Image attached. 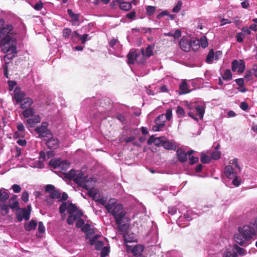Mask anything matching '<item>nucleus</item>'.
I'll return each mask as SVG.
<instances>
[{
  "label": "nucleus",
  "instance_id": "obj_1",
  "mask_svg": "<svg viewBox=\"0 0 257 257\" xmlns=\"http://www.w3.org/2000/svg\"><path fill=\"white\" fill-rule=\"evenodd\" d=\"M105 208L113 216L117 225L122 223L126 214L122 205L117 204L114 200H110L107 203Z\"/></svg>",
  "mask_w": 257,
  "mask_h": 257
},
{
  "label": "nucleus",
  "instance_id": "obj_26",
  "mask_svg": "<svg viewBox=\"0 0 257 257\" xmlns=\"http://www.w3.org/2000/svg\"><path fill=\"white\" fill-rule=\"evenodd\" d=\"M195 109L197 111V114L199 115L200 119H203V115L205 112V109L203 106L201 105H197L195 107Z\"/></svg>",
  "mask_w": 257,
  "mask_h": 257
},
{
  "label": "nucleus",
  "instance_id": "obj_53",
  "mask_svg": "<svg viewBox=\"0 0 257 257\" xmlns=\"http://www.w3.org/2000/svg\"><path fill=\"white\" fill-rule=\"evenodd\" d=\"M12 188L13 189L15 193H19L21 191V186L18 184H14L12 186Z\"/></svg>",
  "mask_w": 257,
  "mask_h": 257
},
{
  "label": "nucleus",
  "instance_id": "obj_40",
  "mask_svg": "<svg viewBox=\"0 0 257 257\" xmlns=\"http://www.w3.org/2000/svg\"><path fill=\"white\" fill-rule=\"evenodd\" d=\"M70 166V163L68 161H61V166H60V168L62 170H66L69 168Z\"/></svg>",
  "mask_w": 257,
  "mask_h": 257
},
{
  "label": "nucleus",
  "instance_id": "obj_51",
  "mask_svg": "<svg viewBox=\"0 0 257 257\" xmlns=\"http://www.w3.org/2000/svg\"><path fill=\"white\" fill-rule=\"evenodd\" d=\"M38 231L40 233H43L45 231V227L42 221H40L38 223Z\"/></svg>",
  "mask_w": 257,
  "mask_h": 257
},
{
  "label": "nucleus",
  "instance_id": "obj_35",
  "mask_svg": "<svg viewBox=\"0 0 257 257\" xmlns=\"http://www.w3.org/2000/svg\"><path fill=\"white\" fill-rule=\"evenodd\" d=\"M234 249L239 255H244L245 254V250L239 247L238 245L235 244L234 245Z\"/></svg>",
  "mask_w": 257,
  "mask_h": 257
},
{
  "label": "nucleus",
  "instance_id": "obj_4",
  "mask_svg": "<svg viewBox=\"0 0 257 257\" xmlns=\"http://www.w3.org/2000/svg\"><path fill=\"white\" fill-rule=\"evenodd\" d=\"M48 126L49 124L48 122H43L41 125L35 129L36 132L39 134L40 138H49V136H52L51 131L48 128Z\"/></svg>",
  "mask_w": 257,
  "mask_h": 257
},
{
  "label": "nucleus",
  "instance_id": "obj_21",
  "mask_svg": "<svg viewBox=\"0 0 257 257\" xmlns=\"http://www.w3.org/2000/svg\"><path fill=\"white\" fill-rule=\"evenodd\" d=\"M144 247L142 245H137L135 246L132 249V252L135 255H142L141 253L144 250Z\"/></svg>",
  "mask_w": 257,
  "mask_h": 257
},
{
  "label": "nucleus",
  "instance_id": "obj_47",
  "mask_svg": "<svg viewBox=\"0 0 257 257\" xmlns=\"http://www.w3.org/2000/svg\"><path fill=\"white\" fill-rule=\"evenodd\" d=\"M29 196V193L27 191H25L23 192L22 195V199L25 203H26L28 201Z\"/></svg>",
  "mask_w": 257,
  "mask_h": 257
},
{
  "label": "nucleus",
  "instance_id": "obj_25",
  "mask_svg": "<svg viewBox=\"0 0 257 257\" xmlns=\"http://www.w3.org/2000/svg\"><path fill=\"white\" fill-rule=\"evenodd\" d=\"M179 88L181 90L180 94H185L189 92L190 91L188 90V84L186 81H183L179 85Z\"/></svg>",
  "mask_w": 257,
  "mask_h": 257
},
{
  "label": "nucleus",
  "instance_id": "obj_44",
  "mask_svg": "<svg viewBox=\"0 0 257 257\" xmlns=\"http://www.w3.org/2000/svg\"><path fill=\"white\" fill-rule=\"evenodd\" d=\"M103 242L102 241L98 240L95 243V249L99 250L103 248Z\"/></svg>",
  "mask_w": 257,
  "mask_h": 257
},
{
  "label": "nucleus",
  "instance_id": "obj_19",
  "mask_svg": "<svg viewBox=\"0 0 257 257\" xmlns=\"http://www.w3.org/2000/svg\"><path fill=\"white\" fill-rule=\"evenodd\" d=\"M162 146L164 149L168 150H175L177 148L176 144L170 141H164L162 143Z\"/></svg>",
  "mask_w": 257,
  "mask_h": 257
},
{
  "label": "nucleus",
  "instance_id": "obj_28",
  "mask_svg": "<svg viewBox=\"0 0 257 257\" xmlns=\"http://www.w3.org/2000/svg\"><path fill=\"white\" fill-rule=\"evenodd\" d=\"M78 208L75 204L70 203L67 206V211L69 214H73L77 210Z\"/></svg>",
  "mask_w": 257,
  "mask_h": 257
},
{
  "label": "nucleus",
  "instance_id": "obj_45",
  "mask_svg": "<svg viewBox=\"0 0 257 257\" xmlns=\"http://www.w3.org/2000/svg\"><path fill=\"white\" fill-rule=\"evenodd\" d=\"M177 114L181 117H183L185 115V111L184 109L181 106H178L176 111Z\"/></svg>",
  "mask_w": 257,
  "mask_h": 257
},
{
  "label": "nucleus",
  "instance_id": "obj_36",
  "mask_svg": "<svg viewBox=\"0 0 257 257\" xmlns=\"http://www.w3.org/2000/svg\"><path fill=\"white\" fill-rule=\"evenodd\" d=\"M165 120H163V123H157L156 122V125L153 126V130L154 131H159L160 128L163 127L165 126Z\"/></svg>",
  "mask_w": 257,
  "mask_h": 257
},
{
  "label": "nucleus",
  "instance_id": "obj_60",
  "mask_svg": "<svg viewBox=\"0 0 257 257\" xmlns=\"http://www.w3.org/2000/svg\"><path fill=\"white\" fill-rule=\"evenodd\" d=\"M165 115L164 114H161L159 115L156 118V122L157 123H163V120H165L164 119Z\"/></svg>",
  "mask_w": 257,
  "mask_h": 257
},
{
  "label": "nucleus",
  "instance_id": "obj_2",
  "mask_svg": "<svg viewBox=\"0 0 257 257\" xmlns=\"http://www.w3.org/2000/svg\"><path fill=\"white\" fill-rule=\"evenodd\" d=\"M254 224L245 225L238 228V233L235 234L234 239L235 242L241 246L246 245V241L252 238L256 234Z\"/></svg>",
  "mask_w": 257,
  "mask_h": 257
},
{
  "label": "nucleus",
  "instance_id": "obj_49",
  "mask_svg": "<svg viewBox=\"0 0 257 257\" xmlns=\"http://www.w3.org/2000/svg\"><path fill=\"white\" fill-rule=\"evenodd\" d=\"M189 164L193 165L198 162L199 158L198 157H195L194 156L190 157L189 158Z\"/></svg>",
  "mask_w": 257,
  "mask_h": 257
},
{
  "label": "nucleus",
  "instance_id": "obj_57",
  "mask_svg": "<svg viewBox=\"0 0 257 257\" xmlns=\"http://www.w3.org/2000/svg\"><path fill=\"white\" fill-rule=\"evenodd\" d=\"M181 36V31L180 30H176L173 33V38L175 39H178Z\"/></svg>",
  "mask_w": 257,
  "mask_h": 257
},
{
  "label": "nucleus",
  "instance_id": "obj_18",
  "mask_svg": "<svg viewBox=\"0 0 257 257\" xmlns=\"http://www.w3.org/2000/svg\"><path fill=\"white\" fill-rule=\"evenodd\" d=\"M20 103L22 109L27 108L31 107V106L33 103V100L31 98L27 97H25L23 100L22 102Z\"/></svg>",
  "mask_w": 257,
  "mask_h": 257
},
{
  "label": "nucleus",
  "instance_id": "obj_54",
  "mask_svg": "<svg viewBox=\"0 0 257 257\" xmlns=\"http://www.w3.org/2000/svg\"><path fill=\"white\" fill-rule=\"evenodd\" d=\"M154 141H155L154 144H155V145H156L157 146H162V143L164 142V141H163L161 139V138H160V137L155 138Z\"/></svg>",
  "mask_w": 257,
  "mask_h": 257
},
{
  "label": "nucleus",
  "instance_id": "obj_46",
  "mask_svg": "<svg viewBox=\"0 0 257 257\" xmlns=\"http://www.w3.org/2000/svg\"><path fill=\"white\" fill-rule=\"evenodd\" d=\"M43 7V4L41 1L36 4L33 7L34 9L37 11H41Z\"/></svg>",
  "mask_w": 257,
  "mask_h": 257
},
{
  "label": "nucleus",
  "instance_id": "obj_33",
  "mask_svg": "<svg viewBox=\"0 0 257 257\" xmlns=\"http://www.w3.org/2000/svg\"><path fill=\"white\" fill-rule=\"evenodd\" d=\"M211 159L217 160H218L221 157V153L218 151H215L211 153Z\"/></svg>",
  "mask_w": 257,
  "mask_h": 257
},
{
  "label": "nucleus",
  "instance_id": "obj_7",
  "mask_svg": "<svg viewBox=\"0 0 257 257\" xmlns=\"http://www.w3.org/2000/svg\"><path fill=\"white\" fill-rule=\"evenodd\" d=\"M45 190L46 192L50 193V198L52 199H59L61 197V193L59 190L56 189L53 185H47L45 186Z\"/></svg>",
  "mask_w": 257,
  "mask_h": 257
},
{
  "label": "nucleus",
  "instance_id": "obj_43",
  "mask_svg": "<svg viewBox=\"0 0 257 257\" xmlns=\"http://www.w3.org/2000/svg\"><path fill=\"white\" fill-rule=\"evenodd\" d=\"M67 202H63L59 207V212L61 214H63L65 212L66 210H67Z\"/></svg>",
  "mask_w": 257,
  "mask_h": 257
},
{
  "label": "nucleus",
  "instance_id": "obj_34",
  "mask_svg": "<svg viewBox=\"0 0 257 257\" xmlns=\"http://www.w3.org/2000/svg\"><path fill=\"white\" fill-rule=\"evenodd\" d=\"M148 16H151L154 14L156 11V8L154 6H149L146 8Z\"/></svg>",
  "mask_w": 257,
  "mask_h": 257
},
{
  "label": "nucleus",
  "instance_id": "obj_58",
  "mask_svg": "<svg viewBox=\"0 0 257 257\" xmlns=\"http://www.w3.org/2000/svg\"><path fill=\"white\" fill-rule=\"evenodd\" d=\"M96 201L100 203L101 205L104 206V207L105 208L106 205H107V203H106V199H104V197H101L97 198L95 200Z\"/></svg>",
  "mask_w": 257,
  "mask_h": 257
},
{
  "label": "nucleus",
  "instance_id": "obj_8",
  "mask_svg": "<svg viewBox=\"0 0 257 257\" xmlns=\"http://www.w3.org/2000/svg\"><path fill=\"white\" fill-rule=\"evenodd\" d=\"M31 211V206H28V209L26 208H23L22 209V213L19 212L16 214L17 218L18 221L21 222L23 219H25L26 220H28L30 219Z\"/></svg>",
  "mask_w": 257,
  "mask_h": 257
},
{
  "label": "nucleus",
  "instance_id": "obj_3",
  "mask_svg": "<svg viewBox=\"0 0 257 257\" xmlns=\"http://www.w3.org/2000/svg\"><path fill=\"white\" fill-rule=\"evenodd\" d=\"M4 20L1 19V45H5L9 44L11 42H16V40L14 38L16 33L14 30V26L10 24L4 25Z\"/></svg>",
  "mask_w": 257,
  "mask_h": 257
},
{
  "label": "nucleus",
  "instance_id": "obj_13",
  "mask_svg": "<svg viewBox=\"0 0 257 257\" xmlns=\"http://www.w3.org/2000/svg\"><path fill=\"white\" fill-rule=\"evenodd\" d=\"M179 45L183 51L189 52L190 50L191 42L187 38H182L179 42Z\"/></svg>",
  "mask_w": 257,
  "mask_h": 257
},
{
  "label": "nucleus",
  "instance_id": "obj_9",
  "mask_svg": "<svg viewBox=\"0 0 257 257\" xmlns=\"http://www.w3.org/2000/svg\"><path fill=\"white\" fill-rule=\"evenodd\" d=\"M140 56L141 54L138 53L136 50H131L126 56L127 63L129 64H134L136 61L138 62L140 60H137V58Z\"/></svg>",
  "mask_w": 257,
  "mask_h": 257
},
{
  "label": "nucleus",
  "instance_id": "obj_10",
  "mask_svg": "<svg viewBox=\"0 0 257 257\" xmlns=\"http://www.w3.org/2000/svg\"><path fill=\"white\" fill-rule=\"evenodd\" d=\"M26 93L21 91L18 87H16L14 91V99L17 104L22 102L23 100L25 98Z\"/></svg>",
  "mask_w": 257,
  "mask_h": 257
},
{
  "label": "nucleus",
  "instance_id": "obj_63",
  "mask_svg": "<svg viewBox=\"0 0 257 257\" xmlns=\"http://www.w3.org/2000/svg\"><path fill=\"white\" fill-rule=\"evenodd\" d=\"M9 195L7 192H1V201H4L9 198Z\"/></svg>",
  "mask_w": 257,
  "mask_h": 257
},
{
  "label": "nucleus",
  "instance_id": "obj_15",
  "mask_svg": "<svg viewBox=\"0 0 257 257\" xmlns=\"http://www.w3.org/2000/svg\"><path fill=\"white\" fill-rule=\"evenodd\" d=\"M178 160L181 163H184L187 160L186 153L182 149H178L176 151Z\"/></svg>",
  "mask_w": 257,
  "mask_h": 257
},
{
  "label": "nucleus",
  "instance_id": "obj_42",
  "mask_svg": "<svg viewBox=\"0 0 257 257\" xmlns=\"http://www.w3.org/2000/svg\"><path fill=\"white\" fill-rule=\"evenodd\" d=\"M71 34V30L69 28H65L63 31V36L64 38H68Z\"/></svg>",
  "mask_w": 257,
  "mask_h": 257
},
{
  "label": "nucleus",
  "instance_id": "obj_62",
  "mask_svg": "<svg viewBox=\"0 0 257 257\" xmlns=\"http://www.w3.org/2000/svg\"><path fill=\"white\" fill-rule=\"evenodd\" d=\"M8 83L10 91H12L14 89V87L17 85L16 82L14 81H8Z\"/></svg>",
  "mask_w": 257,
  "mask_h": 257
},
{
  "label": "nucleus",
  "instance_id": "obj_61",
  "mask_svg": "<svg viewBox=\"0 0 257 257\" xmlns=\"http://www.w3.org/2000/svg\"><path fill=\"white\" fill-rule=\"evenodd\" d=\"M91 226L89 224H85L83 225V226L82 227V231H83L84 233L87 232L89 231V230L91 229Z\"/></svg>",
  "mask_w": 257,
  "mask_h": 257
},
{
  "label": "nucleus",
  "instance_id": "obj_64",
  "mask_svg": "<svg viewBox=\"0 0 257 257\" xmlns=\"http://www.w3.org/2000/svg\"><path fill=\"white\" fill-rule=\"evenodd\" d=\"M236 84L240 87H242L244 85V81L243 78H238L235 79Z\"/></svg>",
  "mask_w": 257,
  "mask_h": 257
},
{
  "label": "nucleus",
  "instance_id": "obj_16",
  "mask_svg": "<svg viewBox=\"0 0 257 257\" xmlns=\"http://www.w3.org/2000/svg\"><path fill=\"white\" fill-rule=\"evenodd\" d=\"M87 177L84 176V173L81 171H77L76 175L73 181L77 184L81 183L83 181H86Z\"/></svg>",
  "mask_w": 257,
  "mask_h": 257
},
{
  "label": "nucleus",
  "instance_id": "obj_59",
  "mask_svg": "<svg viewBox=\"0 0 257 257\" xmlns=\"http://www.w3.org/2000/svg\"><path fill=\"white\" fill-rule=\"evenodd\" d=\"M88 34H84L82 36H80V40L81 41L82 44H84L87 40H88Z\"/></svg>",
  "mask_w": 257,
  "mask_h": 257
},
{
  "label": "nucleus",
  "instance_id": "obj_50",
  "mask_svg": "<svg viewBox=\"0 0 257 257\" xmlns=\"http://www.w3.org/2000/svg\"><path fill=\"white\" fill-rule=\"evenodd\" d=\"M77 221L76 223V227L77 228H81L84 225V220L82 218L77 219Z\"/></svg>",
  "mask_w": 257,
  "mask_h": 257
},
{
  "label": "nucleus",
  "instance_id": "obj_41",
  "mask_svg": "<svg viewBox=\"0 0 257 257\" xmlns=\"http://www.w3.org/2000/svg\"><path fill=\"white\" fill-rule=\"evenodd\" d=\"M182 3L181 1H179L178 2L177 5L175 7H174L172 10L173 12L174 13H178L179 12L182 7Z\"/></svg>",
  "mask_w": 257,
  "mask_h": 257
},
{
  "label": "nucleus",
  "instance_id": "obj_23",
  "mask_svg": "<svg viewBox=\"0 0 257 257\" xmlns=\"http://www.w3.org/2000/svg\"><path fill=\"white\" fill-rule=\"evenodd\" d=\"M24 110L22 112V114L24 117L27 118L30 116H33L35 113V111L33 108L29 107L24 109Z\"/></svg>",
  "mask_w": 257,
  "mask_h": 257
},
{
  "label": "nucleus",
  "instance_id": "obj_48",
  "mask_svg": "<svg viewBox=\"0 0 257 257\" xmlns=\"http://www.w3.org/2000/svg\"><path fill=\"white\" fill-rule=\"evenodd\" d=\"M77 219L74 216L73 214H70V215L68 217L67 219V222L68 224L71 225L73 224L74 221L76 220Z\"/></svg>",
  "mask_w": 257,
  "mask_h": 257
},
{
  "label": "nucleus",
  "instance_id": "obj_6",
  "mask_svg": "<svg viewBox=\"0 0 257 257\" xmlns=\"http://www.w3.org/2000/svg\"><path fill=\"white\" fill-rule=\"evenodd\" d=\"M2 50L4 53H7L5 59L9 60L12 59L17 53V47L14 45L8 47L5 46L2 49Z\"/></svg>",
  "mask_w": 257,
  "mask_h": 257
},
{
  "label": "nucleus",
  "instance_id": "obj_17",
  "mask_svg": "<svg viewBox=\"0 0 257 257\" xmlns=\"http://www.w3.org/2000/svg\"><path fill=\"white\" fill-rule=\"evenodd\" d=\"M225 175L228 178H232L236 176V173L233 171V168L231 165H227L224 168Z\"/></svg>",
  "mask_w": 257,
  "mask_h": 257
},
{
  "label": "nucleus",
  "instance_id": "obj_5",
  "mask_svg": "<svg viewBox=\"0 0 257 257\" xmlns=\"http://www.w3.org/2000/svg\"><path fill=\"white\" fill-rule=\"evenodd\" d=\"M245 64L243 60H234L231 62V70L233 72L237 71L239 73H242L244 71Z\"/></svg>",
  "mask_w": 257,
  "mask_h": 257
},
{
  "label": "nucleus",
  "instance_id": "obj_22",
  "mask_svg": "<svg viewBox=\"0 0 257 257\" xmlns=\"http://www.w3.org/2000/svg\"><path fill=\"white\" fill-rule=\"evenodd\" d=\"M37 221L32 219L30 221V222L28 224H25V228L27 231H30L33 229H35L37 226Z\"/></svg>",
  "mask_w": 257,
  "mask_h": 257
},
{
  "label": "nucleus",
  "instance_id": "obj_12",
  "mask_svg": "<svg viewBox=\"0 0 257 257\" xmlns=\"http://www.w3.org/2000/svg\"><path fill=\"white\" fill-rule=\"evenodd\" d=\"M48 138V139L46 142V145L49 149H56L59 147L60 142L57 139L54 138L53 135L49 136Z\"/></svg>",
  "mask_w": 257,
  "mask_h": 257
},
{
  "label": "nucleus",
  "instance_id": "obj_14",
  "mask_svg": "<svg viewBox=\"0 0 257 257\" xmlns=\"http://www.w3.org/2000/svg\"><path fill=\"white\" fill-rule=\"evenodd\" d=\"M41 121V118L39 115L33 116L32 118L27 120L26 126L27 127H33Z\"/></svg>",
  "mask_w": 257,
  "mask_h": 257
},
{
  "label": "nucleus",
  "instance_id": "obj_39",
  "mask_svg": "<svg viewBox=\"0 0 257 257\" xmlns=\"http://www.w3.org/2000/svg\"><path fill=\"white\" fill-rule=\"evenodd\" d=\"M97 190L95 189H91L88 191V195L90 197H92V199L94 200H95L96 199V196H97Z\"/></svg>",
  "mask_w": 257,
  "mask_h": 257
},
{
  "label": "nucleus",
  "instance_id": "obj_32",
  "mask_svg": "<svg viewBox=\"0 0 257 257\" xmlns=\"http://www.w3.org/2000/svg\"><path fill=\"white\" fill-rule=\"evenodd\" d=\"M211 158L205 154H201L200 161L203 164H208L211 161Z\"/></svg>",
  "mask_w": 257,
  "mask_h": 257
},
{
  "label": "nucleus",
  "instance_id": "obj_30",
  "mask_svg": "<svg viewBox=\"0 0 257 257\" xmlns=\"http://www.w3.org/2000/svg\"><path fill=\"white\" fill-rule=\"evenodd\" d=\"M232 76L230 70L226 69L223 75L222 78L225 80H230L232 79Z\"/></svg>",
  "mask_w": 257,
  "mask_h": 257
},
{
  "label": "nucleus",
  "instance_id": "obj_31",
  "mask_svg": "<svg viewBox=\"0 0 257 257\" xmlns=\"http://www.w3.org/2000/svg\"><path fill=\"white\" fill-rule=\"evenodd\" d=\"M61 161L59 159H52L49 163L50 166L54 168L60 167L61 166Z\"/></svg>",
  "mask_w": 257,
  "mask_h": 257
},
{
  "label": "nucleus",
  "instance_id": "obj_29",
  "mask_svg": "<svg viewBox=\"0 0 257 257\" xmlns=\"http://www.w3.org/2000/svg\"><path fill=\"white\" fill-rule=\"evenodd\" d=\"M77 173V171H76L74 169H71L69 172L65 174V176L66 178L69 179V180H74L76 175Z\"/></svg>",
  "mask_w": 257,
  "mask_h": 257
},
{
  "label": "nucleus",
  "instance_id": "obj_20",
  "mask_svg": "<svg viewBox=\"0 0 257 257\" xmlns=\"http://www.w3.org/2000/svg\"><path fill=\"white\" fill-rule=\"evenodd\" d=\"M67 13L73 22H76L79 21L80 14H74L71 9H68ZM73 25H76V23H73Z\"/></svg>",
  "mask_w": 257,
  "mask_h": 257
},
{
  "label": "nucleus",
  "instance_id": "obj_38",
  "mask_svg": "<svg viewBox=\"0 0 257 257\" xmlns=\"http://www.w3.org/2000/svg\"><path fill=\"white\" fill-rule=\"evenodd\" d=\"M109 252V248L107 246L103 247L101 250L100 256L106 257Z\"/></svg>",
  "mask_w": 257,
  "mask_h": 257
},
{
  "label": "nucleus",
  "instance_id": "obj_27",
  "mask_svg": "<svg viewBox=\"0 0 257 257\" xmlns=\"http://www.w3.org/2000/svg\"><path fill=\"white\" fill-rule=\"evenodd\" d=\"M214 56H215V54H214L213 50L211 49L207 55L206 59V63H207L208 64L212 63L213 61Z\"/></svg>",
  "mask_w": 257,
  "mask_h": 257
},
{
  "label": "nucleus",
  "instance_id": "obj_11",
  "mask_svg": "<svg viewBox=\"0 0 257 257\" xmlns=\"http://www.w3.org/2000/svg\"><path fill=\"white\" fill-rule=\"evenodd\" d=\"M141 54H140L142 58L139 61H138V63L139 64H143L145 62V59L144 58L145 56L150 57L153 55V47L151 45H149L147 47L145 51L143 48L141 49Z\"/></svg>",
  "mask_w": 257,
  "mask_h": 257
},
{
  "label": "nucleus",
  "instance_id": "obj_24",
  "mask_svg": "<svg viewBox=\"0 0 257 257\" xmlns=\"http://www.w3.org/2000/svg\"><path fill=\"white\" fill-rule=\"evenodd\" d=\"M119 7L120 9L125 11H128L132 7V4L131 3L124 2L123 0L122 1L119 5Z\"/></svg>",
  "mask_w": 257,
  "mask_h": 257
},
{
  "label": "nucleus",
  "instance_id": "obj_56",
  "mask_svg": "<svg viewBox=\"0 0 257 257\" xmlns=\"http://www.w3.org/2000/svg\"><path fill=\"white\" fill-rule=\"evenodd\" d=\"M165 116L167 120H169L171 119L172 117V109L171 108L167 109Z\"/></svg>",
  "mask_w": 257,
  "mask_h": 257
},
{
  "label": "nucleus",
  "instance_id": "obj_55",
  "mask_svg": "<svg viewBox=\"0 0 257 257\" xmlns=\"http://www.w3.org/2000/svg\"><path fill=\"white\" fill-rule=\"evenodd\" d=\"M80 36H81L77 33V31H74L71 35V40L73 41H75L76 40V39H80Z\"/></svg>",
  "mask_w": 257,
  "mask_h": 257
},
{
  "label": "nucleus",
  "instance_id": "obj_52",
  "mask_svg": "<svg viewBox=\"0 0 257 257\" xmlns=\"http://www.w3.org/2000/svg\"><path fill=\"white\" fill-rule=\"evenodd\" d=\"M236 38L237 42L239 43L242 42L243 40V34L242 33H237Z\"/></svg>",
  "mask_w": 257,
  "mask_h": 257
},
{
  "label": "nucleus",
  "instance_id": "obj_37",
  "mask_svg": "<svg viewBox=\"0 0 257 257\" xmlns=\"http://www.w3.org/2000/svg\"><path fill=\"white\" fill-rule=\"evenodd\" d=\"M208 41L206 37L203 36L200 38V45L203 48H206L208 46Z\"/></svg>",
  "mask_w": 257,
  "mask_h": 257
}]
</instances>
